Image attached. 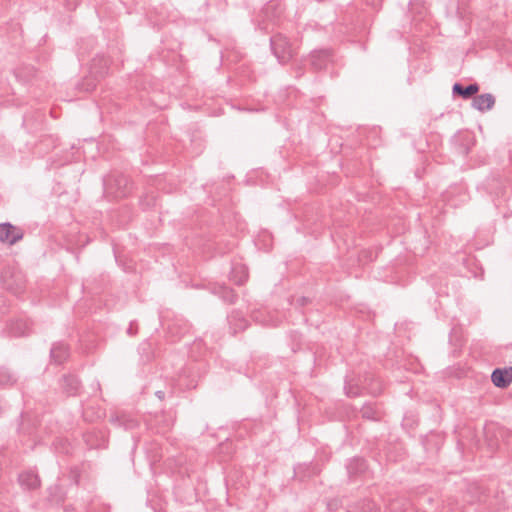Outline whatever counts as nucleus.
Listing matches in <instances>:
<instances>
[{
    "label": "nucleus",
    "mask_w": 512,
    "mask_h": 512,
    "mask_svg": "<svg viewBox=\"0 0 512 512\" xmlns=\"http://www.w3.org/2000/svg\"><path fill=\"white\" fill-rule=\"evenodd\" d=\"M346 394L349 397L361 395L364 391L371 395H378L382 391V382L374 374H366L363 379H349L345 384Z\"/></svg>",
    "instance_id": "nucleus-1"
},
{
    "label": "nucleus",
    "mask_w": 512,
    "mask_h": 512,
    "mask_svg": "<svg viewBox=\"0 0 512 512\" xmlns=\"http://www.w3.org/2000/svg\"><path fill=\"white\" fill-rule=\"evenodd\" d=\"M104 187L107 194L115 198L126 197L131 191V184L124 174L113 173L104 178Z\"/></svg>",
    "instance_id": "nucleus-2"
},
{
    "label": "nucleus",
    "mask_w": 512,
    "mask_h": 512,
    "mask_svg": "<svg viewBox=\"0 0 512 512\" xmlns=\"http://www.w3.org/2000/svg\"><path fill=\"white\" fill-rule=\"evenodd\" d=\"M270 45L273 54L278 59L279 63L285 64L293 57V48L287 39L282 34H276L271 37Z\"/></svg>",
    "instance_id": "nucleus-3"
},
{
    "label": "nucleus",
    "mask_w": 512,
    "mask_h": 512,
    "mask_svg": "<svg viewBox=\"0 0 512 512\" xmlns=\"http://www.w3.org/2000/svg\"><path fill=\"white\" fill-rule=\"evenodd\" d=\"M23 231L11 223L0 224V242L13 245L23 238Z\"/></svg>",
    "instance_id": "nucleus-4"
},
{
    "label": "nucleus",
    "mask_w": 512,
    "mask_h": 512,
    "mask_svg": "<svg viewBox=\"0 0 512 512\" xmlns=\"http://www.w3.org/2000/svg\"><path fill=\"white\" fill-rule=\"evenodd\" d=\"M332 61V51L329 49L315 50L310 54V64L315 70H322Z\"/></svg>",
    "instance_id": "nucleus-5"
},
{
    "label": "nucleus",
    "mask_w": 512,
    "mask_h": 512,
    "mask_svg": "<svg viewBox=\"0 0 512 512\" xmlns=\"http://www.w3.org/2000/svg\"><path fill=\"white\" fill-rule=\"evenodd\" d=\"M492 383L498 388H506L512 382V367L496 368L491 374Z\"/></svg>",
    "instance_id": "nucleus-6"
},
{
    "label": "nucleus",
    "mask_w": 512,
    "mask_h": 512,
    "mask_svg": "<svg viewBox=\"0 0 512 512\" xmlns=\"http://www.w3.org/2000/svg\"><path fill=\"white\" fill-rule=\"evenodd\" d=\"M70 355V349L64 342H55L50 349L51 361L55 364L64 363Z\"/></svg>",
    "instance_id": "nucleus-7"
},
{
    "label": "nucleus",
    "mask_w": 512,
    "mask_h": 512,
    "mask_svg": "<svg viewBox=\"0 0 512 512\" xmlns=\"http://www.w3.org/2000/svg\"><path fill=\"white\" fill-rule=\"evenodd\" d=\"M472 105L481 112L491 110L495 105V97L491 93L477 95L474 97Z\"/></svg>",
    "instance_id": "nucleus-8"
},
{
    "label": "nucleus",
    "mask_w": 512,
    "mask_h": 512,
    "mask_svg": "<svg viewBox=\"0 0 512 512\" xmlns=\"http://www.w3.org/2000/svg\"><path fill=\"white\" fill-rule=\"evenodd\" d=\"M19 484L28 490H34L40 486V479L32 471L23 472L18 477Z\"/></svg>",
    "instance_id": "nucleus-9"
},
{
    "label": "nucleus",
    "mask_w": 512,
    "mask_h": 512,
    "mask_svg": "<svg viewBox=\"0 0 512 512\" xmlns=\"http://www.w3.org/2000/svg\"><path fill=\"white\" fill-rule=\"evenodd\" d=\"M61 387L67 395L73 396L80 389V381L74 375H64L61 380Z\"/></svg>",
    "instance_id": "nucleus-10"
},
{
    "label": "nucleus",
    "mask_w": 512,
    "mask_h": 512,
    "mask_svg": "<svg viewBox=\"0 0 512 512\" xmlns=\"http://www.w3.org/2000/svg\"><path fill=\"white\" fill-rule=\"evenodd\" d=\"M479 91V85L477 83L469 84L464 87L460 83H455L452 87L454 95L461 96L463 99H469Z\"/></svg>",
    "instance_id": "nucleus-11"
},
{
    "label": "nucleus",
    "mask_w": 512,
    "mask_h": 512,
    "mask_svg": "<svg viewBox=\"0 0 512 512\" xmlns=\"http://www.w3.org/2000/svg\"><path fill=\"white\" fill-rule=\"evenodd\" d=\"M31 332L30 325L26 320H17L9 325V333L14 337L27 336Z\"/></svg>",
    "instance_id": "nucleus-12"
},
{
    "label": "nucleus",
    "mask_w": 512,
    "mask_h": 512,
    "mask_svg": "<svg viewBox=\"0 0 512 512\" xmlns=\"http://www.w3.org/2000/svg\"><path fill=\"white\" fill-rule=\"evenodd\" d=\"M213 292L218 295L224 302L229 304L234 303L237 298L235 292L225 285L215 286Z\"/></svg>",
    "instance_id": "nucleus-13"
},
{
    "label": "nucleus",
    "mask_w": 512,
    "mask_h": 512,
    "mask_svg": "<svg viewBox=\"0 0 512 512\" xmlns=\"http://www.w3.org/2000/svg\"><path fill=\"white\" fill-rule=\"evenodd\" d=\"M17 381L15 374L6 367L0 368V385L3 387L13 386Z\"/></svg>",
    "instance_id": "nucleus-14"
},
{
    "label": "nucleus",
    "mask_w": 512,
    "mask_h": 512,
    "mask_svg": "<svg viewBox=\"0 0 512 512\" xmlns=\"http://www.w3.org/2000/svg\"><path fill=\"white\" fill-rule=\"evenodd\" d=\"M360 413L363 418L368 420H379L380 418L378 409L372 403L364 404L360 410Z\"/></svg>",
    "instance_id": "nucleus-15"
},
{
    "label": "nucleus",
    "mask_w": 512,
    "mask_h": 512,
    "mask_svg": "<svg viewBox=\"0 0 512 512\" xmlns=\"http://www.w3.org/2000/svg\"><path fill=\"white\" fill-rule=\"evenodd\" d=\"M189 329L190 325L188 322L181 318L169 326L170 332L179 335V338L188 333Z\"/></svg>",
    "instance_id": "nucleus-16"
},
{
    "label": "nucleus",
    "mask_w": 512,
    "mask_h": 512,
    "mask_svg": "<svg viewBox=\"0 0 512 512\" xmlns=\"http://www.w3.org/2000/svg\"><path fill=\"white\" fill-rule=\"evenodd\" d=\"M247 277L248 276L244 268L239 265L234 266L230 274L231 280L234 281L237 285L244 284L247 280Z\"/></svg>",
    "instance_id": "nucleus-17"
},
{
    "label": "nucleus",
    "mask_w": 512,
    "mask_h": 512,
    "mask_svg": "<svg viewBox=\"0 0 512 512\" xmlns=\"http://www.w3.org/2000/svg\"><path fill=\"white\" fill-rule=\"evenodd\" d=\"M365 469H366V463L361 458H354V459L350 460V462L347 465V470H348L349 475L363 472Z\"/></svg>",
    "instance_id": "nucleus-18"
},
{
    "label": "nucleus",
    "mask_w": 512,
    "mask_h": 512,
    "mask_svg": "<svg viewBox=\"0 0 512 512\" xmlns=\"http://www.w3.org/2000/svg\"><path fill=\"white\" fill-rule=\"evenodd\" d=\"M305 469L309 470L308 476L316 475L318 473V471H316L315 467L299 465L297 468H295V474L299 475Z\"/></svg>",
    "instance_id": "nucleus-19"
},
{
    "label": "nucleus",
    "mask_w": 512,
    "mask_h": 512,
    "mask_svg": "<svg viewBox=\"0 0 512 512\" xmlns=\"http://www.w3.org/2000/svg\"><path fill=\"white\" fill-rule=\"evenodd\" d=\"M138 332V327L137 325L134 323V322H131L128 329H127V333L131 336L133 335H136Z\"/></svg>",
    "instance_id": "nucleus-20"
},
{
    "label": "nucleus",
    "mask_w": 512,
    "mask_h": 512,
    "mask_svg": "<svg viewBox=\"0 0 512 512\" xmlns=\"http://www.w3.org/2000/svg\"><path fill=\"white\" fill-rule=\"evenodd\" d=\"M274 6H275V4H274V3H268V4L265 6V8L263 9V12H264L265 14H268V12H269L271 9H273V8H274Z\"/></svg>",
    "instance_id": "nucleus-21"
},
{
    "label": "nucleus",
    "mask_w": 512,
    "mask_h": 512,
    "mask_svg": "<svg viewBox=\"0 0 512 512\" xmlns=\"http://www.w3.org/2000/svg\"><path fill=\"white\" fill-rule=\"evenodd\" d=\"M155 395L158 397V399L163 400L165 398V392L164 391H156Z\"/></svg>",
    "instance_id": "nucleus-22"
},
{
    "label": "nucleus",
    "mask_w": 512,
    "mask_h": 512,
    "mask_svg": "<svg viewBox=\"0 0 512 512\" xmlns=\"http://www.w3.org/2000/svg\"><path fill=\"white\" fill-rule=\"evenodd\" d=\"M238 314H233L229 319H230V323L232 324L234 320H237L238 319Z\"/></svg>",
    "instance_id": "nucleus-23"
},
{
    "label": "nucleus",
    "mask_w": 512,
    "mask_h": 512,
    "mask_svg": "<svg viewBox=\"0 0 512 512\" xmlns=\"http://www.w3.org/2000/svg\"><path fill=\"white\" fill-rule=\"evenodd\" d=\"M242 323H243L242 328L244 329L246 327V320H242Z\"/></svg>",
    "instance_id": "nucleus-24"
},
{
    "label": "nucleus",
    "mask_w": 512,
    "mask_h": 512,
    "mask_svg": "<svg viewBox=\"0 0 512 512\" xmlns=\"http://www.w3.org/2000/svg\"><path fill=\"white\" fill-rule=\"evenodd\" d=\"M301 301H302V304H304L306 302V298H301Z\"/></svg>",
    "instance_id": "nucleus-25"
},
{
    "label": "nucleus",
    "mask_w": 512,
    "mask_h": 512,
    "mask_svg": "<svg viewBox=\"0 0 512 512\" xmlns=\"http://www.w3.org/2000/svg\"><path fill=\"white\" fill-rule=\"evenodd\" d=\"M463 152H464L465 154H467V153H468V149H467V148H465V149L463 150Z\"/></svg>",
    "instance_id": "nucleus-26"
}]
</instances>
